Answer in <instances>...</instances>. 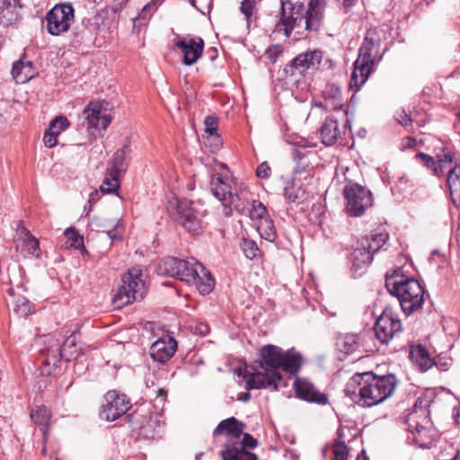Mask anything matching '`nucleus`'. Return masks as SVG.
I'll return each instance as SVG.
<instances>
[{
    "label": "nucleus",
    "mask_w": 460,
    "mask_h": 460,
    "mask_svg": "<svg viewBox=\"0 0 460 460\" xmlns=\"http://www.w3.org/2000/svg\"><path fill=\"white\" fill-rule=\"evenodd\" d=\"M385 287L391 295L398 298L402 310L406 314L420 309L424 302V289L420 282L405 277L401 270L386 274Z\"/></svg>",
    "instance_id": "4"
},
{
    "label": "nucleus",
    "mask_w": 460,
    "mask_h": 460,
    "mask_svg": "<svg viewBox=\"0 0 460 460\" xmlns=\"http://www.w3.org/2000/svg\"><path fill=\"white\" fill-rule=\"evenodd\" d=\"M241 247L245 257L250 260L256 258L260 252L256 243L250 239H243Z\"/></svg>",
    "instance_id": "47"
},
{
    "label": "nucleus",
    "mask_w": 460,
    "mask_h": 460,
    "mask_svg": "<svg viewBox=\"0 0 460 460\" xmlns=\"http://www.w3.org/2000/svg\"><path fill=\"white\" fill-rule=\"evenodd\" d=\"M337 346L339 349L349 355L357 351L359 348L358 337L356 334H344L338 338Z\"/></svg>",
    "instance_id": "36"
},
{
    "label": "nucleus",
    "mask_w": 460,
    "mask_h": 460,
    "mask_svg": "<svg viewBox=\"0 0 460 460\" xmlns=\"http://www.w3.org/2000/svg\"><path fill=\"white\" fill-rule=\"evenodd\" d=\"M284 351L274 345H265L261 349V360L254 372H245L243 378L246 389L270 388L277 390L281 380L280 367L283 364Z\"/></svg>",
    "instance_id": "3"
},
{
    "label": "nucleus",
    "mask_w": 460,
    "mask_h": 460,
    "mask_svg": "<svg viewBox=\"0 0 460 460\" xmlns=\"http://www.w3.org/2000/svg\"><path fill=\"white\" fill-rule=\"evenodd\" d=\"M284 196L289 202L300 203L305 199V191L296 182H289L284 190Z\"/></svg>",
    "instance_id": "38"
},
{
    "label": "nucleus",
    "mask_w": 460,
    "mask_h": 460,
    "mask_svg": "<svg viewBox=\"0 0 460 460\" xmlns=\"http://www.w3.org/2000/svg\"><path fill=\"white\" fill-rule=\"evenodd\" d=\"M126 169V156H123L121 154L115 153L112 159L109 163L107 170L111 172V173L119 176V173L124 172Z\"/></svg>",
    "instance_id": "43"
},
{
    "label": "nucleus",
    "mask_w": 460,
    "mask_h": 460,
    "mask_svg": "<svg viewBox=\"0 0 460 460\" xmlns=\"http://www.w3.org/2000/svg\"><path fill=\"white\" fill-rule=\"evenodd\" d=\"M119 188V176L111 173V172L106 170L105 177L100 186V190L102 193H114Z\"/></svg>",
    "instance_id": "40"
},
{
    "label": "nucleus",
    "mask_w": 460,
    "mask_h": 460,
    "mask_svg": "<svg viewBox=\"0 0 460 460\" xmlns=\"http://www.w3.org/2000/svg\"><path fill=\"white\" fill-rule=\"evenodd\" d=\"M132 428L138 429L139 434L146 438H154L156 429L160 427L157 415L135 414L131 420Z\"/></svg>",
    "instance_id": "21"
},
{
    "label": "nucleus",
    "mask_w": 460,
    "mask_h": 460,
    "mask_svg": "<svg viewBox=\"0 0 460 460\" xmlns=\"http://www.w3.org/2000/svg\"><path fill=\"white\" fill-rule=\"evenodd\" d=\"M146 294L145 281L140 267H133L122 277V285L114 296L113 303L121 307L135 300L143 299Z\"/></svg>",
    "instance_id": "5"
},
{
    "label": "nucleus",
    "mask_w": 460,
    "mask_h": 460,
    "mask_svg": "<svg viewBox=\"0 0 460 460\" xmlns=\"http://www.w3.org/2000/svg\"><path fill=\"white\" fill-rule=\"evenodd\" d=\"M305 16L306 6L303 3L281 0L280 19L275 26V31H283L288 38L296 27L305 23Z\"/></svg>",
    "instance_id": "7"
},
{
    "label": "nucleus",
    "mask_w": 460,
    "mask_h": 460,
    "mask_svg": "<svg viewBox=\"0 0 460 460\" xmlns=\"http://www.w3.org/2000/svg\"><path fill=\"white\" fill-rule=\"evenodd\" d=\"M344 194L347 201L346 209L351 216L359 217L363 215L366 209L373 204L370 190L358 184L347 186Z\"/></svg>",
    "instance_id": "11"
},
{
    "label": "nucleus",
    "mask_w": 460,
    "mask_h": 460,
    "mask_svg": "<svg viewBox=\"0 0 460 460\" xmlns=\"http://www.w3.org/2000/svg\"><path fill=\"white\" fill-rule=\"evenodd\" d=\"M398 122L402 126H407L411 122L410 117L403 111L397 117Z\"/></svg>",
    "instance_id": "62"
},
{
    "label": "nucleus",
    "mask_w": 460,
    "mask_h": 460,
    "mask_svg": "<svg viewBox=\"0 0 460 460\" xmlns=\"http://www.w3.org/2000/svg\"><path fill=\"white\" fill-rule=\"evenodd\" d=\"M194 332H195V333L204 336L209 332V327L205 323H199L196 324V326L194 328Z\"/></svg>",
    "instance_id": "60"
},
{
    "label": "nucleus",
    "mask_w": 460,
    "mask_h": 460,
    "mask_svg": "<svg viewBox=\"0 0 460 460\" xmlns=\"http://www.w3.org/2000/svg\"><path fill=\"white\" fill-rule=\"evenodd\" d=\"M65 235L66 237L67 247L86 252L84 246L83 236L80 235L77 231H75V229H66L65 231Z\"/></svg>",
    "instance_id": "42"
},
{
    "label": "nucleus",
    "mask_w": 460,
    "mask_h": 460,
    "mask_svg": "<svg viewBox=\"0 0 460 460\" xmlns=\"http://www.w3.org/2000/svg\"><path fill=\"white\" fill-rule=\"evenodd\" d=\"M177 341L170 336H164L155 341L150 347L151 358L159 363L168 361L175 353Z\"/></svg>",
    "instance_id": "19"
},
{
    "label": "nucleus",
    "mask_w": 460,
    "mask_h": 460,
    "mask_svg": "<svg viewBox=\"0 0 460 460\" xmlns=\"http://www.w3.org/2000/svg\"><path fill=\"white\" fill-rule=\"evenodd\" d=\"M257 230L260 235L270 242H273L276 238V230L270 217L256 223Z\"/></svg>",
    "instance_id": "39"
},
{
    "label": "nucleus",
    "mask_w": 460,
    "mask_h": 460,
    "mask_svg": "<svg viewBox=\"0 0 460 460\" xmlns=\"http://www.w3.org/2000/svg\"><path fill=\"white\" fill-rule=\"evenodd\" d=\"M13 311L19 316L25 317L34 313V306L27 298L18 297Z\"/></svg>",
    "instance_id": "45"
},
{
    "label": "nucleus",
    "mask_w": 460,
    "mask_h": 460,
    "mask_svg": "<svg viewBox=\"0 0 460 460\" xmlns=\"http://www.w3.org/2000/svg\"><path fill=\"white\" fill-rule=\"evenodd\" d=\"M51 414L46 406H38L31 412V420L39 426L46 428L49 425Z\"/></svg>",
    "instance_id": "41"
},
{
    "label": "nucleus",
    "mask_w": 460,
    "mask_h": 460,
    "mask_svg": "<svg viewBox=\"0 0 460 460\" xmlns=\"http://www.w3.org/2000/svg\"><path fill=\"white\" fill-rule=\"evenodd\" d=\"M81 354L82 349L77 344L76 336L73 334L66 339L61 347L59 341H55V343L47 350L45 363L49 366H56L60 359L71 361L77 358Z\"/></svg>",
    "instance_id": "13"
},
{
    "label": "nucleus",
    "mask_w": 460,
    "mask_h": 460,
    "mask_svg": "<svg viewBox=\"0 0 460 460\" xmlns=\"http://www.w3.org/2000/svg\"><path fill=\"white\" fill-rule=\"evenodd\" d=\"M437 158L439 165L442 166L444 164L452 163L454 156L451 152H443V154H438Z\"/></svg>",
    "instance_id": "57"
},
{
    "label": "nucleus",
    "mask_w": 460,
    "mask_h": 460,
    "mask_svg": "<svg viewBox=\"0 0 460 460\" xmlns=\"http://www.w3.org/2000/svg\"><path fill=\"white\" fill-rule=\"evenodd\" d=\"M183 55V64L191 66L201 57L204 49V40L199 37H184L176 42Z\"/></svg>",
    "instance_id": "18"
},
{
    "label": "nucleus",
    "mask_w": 460,
    "mask_h": 460,
    "mask_svg": "<svg viewBox=\"0 0 460 460\" xmlns=\"http://www.w3.org/2000/svg\"><path fill=\"white\" fill-rule=\"evenodd\" d=\"M257 446V441L250 434H243V439L228 440L225 446L226 449L239 451V452H249L247 449H252Z\"/></svg>",
    "instance_id": "35"
},
{
    "label": "nucleus",
    "mask_w": 460,
    "mask_h": 460,
    "mask_svg": "<svg viewBox=\"0 0 460 460\" xmlns=\"http://www.w3.org/2000/svg\"><path fill=\"white\" fill-rule=\"evenodd\" d=\"M43 142L45 146L49 148L56 146L58 144V134L54 131H49V128H48L43 137Z\"/></svg>",
    "instance_id": "54"
},
{
    "label": "nucleus",
    "mask_w": 460,
    "mask_h": 460,
    "mask_svg": "<svg viewBox=\"0 0 460 460\" xmlns=\"http://www.w3.org/2000/svg\"><path fill=\"white\" fill-rule=\"evenodd\" d=\"M162 0H150L146 4L143 6L137 17V21L147 20L153 13L157 10V7L161 4Z\"/></svg>",
    "instance_id": "46"
},
{
    "label": "nucleus",
    "mask_w": 460,
    "mask_h": 460,
    "mask_svg": "<svg viewBox=\"0 0 460 460\" xmlns=\"http://www.w3.org/2000/svg\"><path fill=\"white\" fill-rule=\"evenodd\" d=\"M101 234H105L109 238L111 243L120 238L119 234L118 232V223L114 226V229L102 231Z\"/></svg>",
    "instance_id": "59"
},
{
    "label": "nucleus",
    "mask_w": 460,
    "mask_h": 460,
    "mask_svg": "<svg viewBox=\"0 0 460 460\" xmlns=\"http://www.w3.org/2000/svg\"><path fill=\"white\" fill-rule=\"evenodd\" d=\"M167 395V391L164 388H160L156 391L155 403L156 407L164 406Z\"/></svg>",
    "instance_id": "58"
},
{
    "label": "nucleus",
    "mask_w": 460,
    "mask_h": 460,
    "mask_svg": "<svg viewBox=\"0 0 460 460\" xmlns=\"http://www.w3.org/2000/svg\"><path fill=\"white\" fill-rule=\"evenodd\" d=\"M243 201L246 204L247 208L244 213L241 215H248L252 221L255 224L270 217L266 207L259 200H253L251 204L249 201L243 197Z\"/></svg>",
    "instance_id": "32"
},
{
    "label": "nucleus",
    "mask_w": 460,
    "mask_h": 460,
    "mask_svg": "<svg viewBox=\"0 0 460 460\" xmlns=\"http://www.w3.org/2000/svg\"><path fill=\"white\" fill-rule=\"evenodd\" d=\"M83 126L87 129L105 130L111 123L110 115L103 112L102 104L99 102H90L84 110Z\"/></svg>",
    "instance_id": "16"
},
{
    "label": "nucleus",
    "mask_w": 460,
    "mask_h": 460,
    "mask_svg": "<svg viewBox=\"0 0 460 460\" xmlns=\"http://www.w3.org/2000/svg\"><path fill=\"white\" fill-rule=\"evenodd\" d=\"M349 385L358 386L359 405L372 407L392 397L399 385V380L394 374L376 375L368 371L356 373Z\"/></svg>",
    "instance_id": "1"
},
{
    "label": "nucleus",
    "mask_w": 460,
    "mask_h": 460,
    "mask_svg": "<svg viewBox=\"0 0 460 460\" xmlns=\"http://www.w3.org/2000/svg\"><path fill=\"white\" fill-rule=\"evenodd\" d=\"M19 0H0V23L8 26L16 20L14 11Z\"/></svg>",
    "instance_id": "33"
},
{
    "label": "nucleus",
    "mask_w": 460,
    "mask_h": 460,
    "mask_svg": "<svg viewBox=\"0 0 460 460\" xmlns=\"http://www.w3.org/2000/svg\"><path fill=\"white\" fill-rule=\"evenodd\" d=\"M294 389L296 396L301 400L321 405L328 403L327 394L321 393L314 385L306 378H296L294 382Z\"/></svg>",
    "instance_id": "17"
},
{
    "label": "nucleus",
    "mask_w": 460,
    "mask_h": 460,
    "mask_svg": "<svg viewBox=\"0 0 460 460\" xmlns=\"http://www.w3.org/2000/svg\"><path fill=\"white\" fill-rule=\"evenodd\" d=\"M98 195H99V194H98V191H97V190H95V191L92 192V193L90 194V197H89V200H88V202H89L90 204L96 202V200H97V199H98Z\"/></svg>",
    "instance_id": "64"
},
{
    "label": "nucleus",
    "mask_w": 460,
    "mask_h": 460,
    "mask_svg": "<svg viewBox=\"0 0 460 460\" xmlns=\"http://www.w3.org/2000/svg\"><path fill=\"white\" fill-rule=\"evenodd\" d=\"M323 53L320 49L307 50L296 56L284 67L286 76L298 79L305 76L309 72L320 69Z\"/></svg>",
    "instance_id": "9"
},
{
    "label": "nucleus",
    "mask_w": 460,
    "mask_h": 460,
    "mask_svg": "<svg viewBox=\"0 0 460 460\" xmlns=\"http://www.w3.org/2000/svg\"><path fill=\"white\" fill-rule=\"evenodd\" d=\"M89 21L83 20L81 24L77 25L71 37V45L75 49L82 47H90L94 43L95 31L88 26Z\"/></svg>",
    "instance_id": "22"
},
{
    "label": "nucleus",
    "mask_w": 460,
    "mask_h": 460,
    "mask_svg": "<svg viewBox=\"0 0 460 460\" xmlns=\"http://www.w3.org/2000/svg\"><path fill=\"white\" fill-rule=\"evenodd\" d=\"M17 248L25 258L38 259L40 256V242L29 230H23V235L19 239Z\"/></svg>",
    "instance_id": "23"
},
{
    "label": "nucleus",
    "mask_w": 460,
    "mask_h": 460,
    "mask_svg": "<svg viewBox=\"0 0 460 460\" xmlns=\"http://www.w3.org/2000/svg\"><path fill=\"white\" fill-rule=\"evenodd\" d=\"M117 154H121L123 156H127L130 153L129 148V141H128L121 149L116 152Z\"/></svg>",
    "instance_id": "63"
},
{
    "label": "nucleus",
    "mask_w": 460,
    "mask_h": 460,
    "mask_svg": "<svg viewBox=\"0 0 460 460\" xmlns=\"http://www.w3.org/2000/svg\"><path fill=\"white\" fill-rule=\"evenodd\" d=\"M36 75L32 62L20 59L12 68V75L17 84H25Z\"/></svg>",
    "instance_id": "30"
},
{
    "label": "nucleus",
    "mask_w": 460,
    "mask_h": 460,
    "mask_svg": "<svg viewBox=\"0 0 460 460\" xmlns=\"http://www.w3.org/2000/svg\"><path fill=\"white\" fill-rule=\"evenodd\" d=\"M190 3L201 13H206L210 10L212 0H190Z\"/></svg>",
    "instance_id": "55"
},
{
    "label": "nucleus",
    "mask_w": 460,
    "mask_h": 460,
    "mask_svg": "<svg viewBox=\"0 0 460 460\" xmlns=\"http://www.w3.org/2000/svg\"><path fill=\"white\" fill-rule=\"evenodd\" d=\"M380 42L375 37V32L368 31L364 41L359 48L358 56L356 59L358 62L368 64L374 67L375 58L378 54Z\"/></svg>",
    "instance_id": "20"
},
{
    "label": "nucleus",
    "mask_w": 460,
    "mask_h": 460,
    "mask_svg": "<svg viewBox=\"0 0 460 460\" xmlns=\"http://www.w3.org/2000/svg\"><path fill=\"white\" fill-rule=\"evenodd\" d=\"M410 357L412 362L423 372L429 370L434 365H438V362L429 356L427 349L420 344L411 348Z\"/></svg>",
    "instance_id": "29"
},
{
    "label": "nucleus",
    "mask_w": 460,
    "mask_h": 460,
    "mask_svg": "<svg viewBox=\"0 0 460 460\" xmlns=\"http://www.w3.org/2000/svg\"><path fill=\"white\" fill-rule=\"evenodd\" d=\"M75 20V10L70 3L54 5L45 16V28L52 36H59L70 29Z\"/></svg>",
    "instance_id": "8"
},
{
    "label": "nucleus",
    "mask_w": 460,
    "mask_h": 460,
    "mask_svg": "<svg viewBox=\"0 0 460 460\" xmlns=\"http://www.w3.org/2000/svg\"><path fill=\"white\" fill-rule=\"evenodd\" d=\"M360 244L365 245L368 251L374 254L379 251L388 240V234L386 233H375L369 235L361 237Z\"/></svg>",
    "instance_id": "34"
},
{
    "label": "nucleus",
    "mask_w": 460,
    "mask_h": 460,
    "mask_svg": "<svg viewBox=\"0 0 460 460\" xmlns=\"http://www.w3.org/2000/svg\"><path fill=\"white\" fill-rule=\"evenodd\" d=\"M348 447L343 441L336 442L333 446L332 460H347Z\"/></svg>",
    "instance_id": "51"
},
{
    "label": "nucleus",
    "mask_w": 460,
    "mask_h": 460,
    "mask_svg": "<svg viewBox=\"0 0 460 460\" xmlns=\"http://www.w3.org/2000/svg\"><path fill=\"white\" fill-rule=\"evenodd\" d=\"M302 364V357L298 353L285 352L283 354V364H281L280 369L295 375L299 370Z\"/></svg>",
    "instance_id": "37"
},
{
    "label": "nucleus",
    "mask_w": 460,
    "mask_h": 460,
    "mask_svg": "<svg viewBox=\"0 0 460 460\" xmlns=\"http://www.w3.org/2000/svg\"><path fill=\"white\" fill-rule=\"evenodd\" d=\"M271 174V169L270 166L268 164V163L263 162L261 163L256 170V175L260 178H269Z\"/></svg>",
    "instance_id": "56"
},
{
    "label": "nucleus",
    "mask_w": 460,
    "mask_h": 460,
    "mask_svg": "<svg viewBox=\"0 0 460 460\" xmlns=\"http://www.w3.org/2000/svg\"><path fill=\"white\" fill-rule=\"evenodd\" d=\"M171 217L188 232L199 234L202 229V213L194 208L193 202L177 200L170 209Z\"/></svg>",
    "instance_id": "10"
},
{
    "label": "nucleus",
    "mask_w": 460,
    "mask_h": 460,
    "mask_svg": "<svg viewBox=\"0 0 460 460\" xmlns=\"http://www.w3.org/2000/svg\"><path fill=\"white\" fill-rule=\"evenodd\" d=\"M410 430L414 434V440L420 447H427L432 440L431 421L429 416L422 411V420H419L417 412H411L407 417Z\"/></svg>",
    "instance_id": "15"
},
{
    "label": "nucleus",
    "mask_w": 460,
    "mask_h": 460,
    "mask_svg": "<svg viewBox=\"0 0 460 460\" xmlns=\"http://www.w3.org/2000/svg\"><path fill=\"white\" fill-rule=\"evenodd\" d=\"M341 130L339 127L337 119L328 117L320 128V137L322 143L325 146L333 145L341 137Z\"/></svg>",
    "instance_id": "27"
},
{
    "label": "nucleus",
    "mask_w": 460,
    "mask_h": 460,
    "mask_svg": "<svg viewBox=\"0 0 460 460\" xmlns=\"http://www.w3.org/2000/svg\"><path fill=\"white\" fill-rule=\"evenodd\" d=\"M402 329L400 319L391 310H385L374 327L376 337L382 343H388L397 333L402 332Z\"/></svg>",
    "instance_id": "14"
},
{
    "label": "nucleus",
    "mask_w": 460,
    "mask_h": 460,
    "mask_svg": "<svg viewBox=\"0 0 460 460\" xmlns=\"http://www.w3.org/2000/svg\"><path fill=\"white\" fill-rule=\"evenodd\" d=\"M256 9L255 0H243L240 6L241 13L245 16L247 25L249 26L252 22V17Z\"/></svg>",
    "instance_id": "48"
},
{
    "label": "nucleus",
    "mask_w": 460,
    "mask_h": 460,
    "mask_svg": "<svg viewBox=\"0 0 460 460\" xmlns=\"http://www.w3.org/2000/svg\"><path fill=\"white\" fill-rule=\"evenodd\" d=\"M281 53V49L279 46H274L273 48L268 50L269 58L272 60H276L279 55Z\"/></svg>",
    "instance_id": "61"
},
{
    "label": "nucleus",
    "mask_w": 460,
    "mask_h": 460,
    "mask_svg": "<svg viewBox=\"0 0 460 460\" xmlns=\"http://www.w3.org/2000/svg\"><path fill=\"white\" fill-rule=\"evenodd\" d=\"M243 428L244 425L243 422L239 421L234 417H230L219 422L214 429L213 435L217 437L225 432L231 436L230 440H235L240 438V436L243 434Z\"/></svg>",
    "instance_id": "28"
},
{
    "label": "nucleus",
    "mask_w": 460,
    "mask_h": 460,
    "mask_svg": "<svg viewBox=\"0 0 460 460\" xmlns=\"http://www.w3.org/2000/svg\"><path fill=\"white\" fill-rule=\"evenodd\" d=\"M323 4L322 0H310L306 7L305 28L307 31H317L323 18Z\"/></svg>",
    "instance_id": "25"
},
{
    "label": "nucleus",
    "mask_w": 460,
    "mask_h": 460,
    "mask_svg": "<svg viewBox=\"0 0 460 460\" xmlns=\"http://www.w3.org/2000/svg\"><path fill=\"white\" fill-rule=\"evenodd\" d=\"M69 126L68 119L64 116L56 117L49 124V131H54L58 136L66 130Z\"/></svg>",
    "instance_id": "49"
},
{
    "label": "nucleus",
    "mask_w": 460,
    "mask_h": 460,
    "mask_svg": "<svg viewBox=\"0 0 460 460\" xmlns=\"http://www.w3.org/2000/svg\"><path fill=\"white\" fill-rule=\"evenodd\" d=\"M415 158L417 160H420L421 163H423V164L428 169L431 170L433 172V174L438 175L437 163L432 156L420 152V153L416 154Z\"/></svg>",
    "instance_id": "50"
},
{
    "label": "nucleus",
    "mask_w": 460,
    "mask_h": 460,
    "mask_svg": "<svg viewBox=\"0 0 460 460\" xmlns=\"http://www.w3.org/2000/svg\"><path fill=\"white\" fill-rule=\"evenodd\" d=\"M205 131L209 136H214L217 134L218 120L215 116H208L204 120Z\"/></svg>",
    "instance_id": "52"
},
{
    "label": "nucleus",
    "mask_w": 460,
    "mask_h": 460,
    "mask_svg": "<svg viewBox=\"0 0 460 460\" xmlns=\"http://www.w3.org/2000/svg\"><path fill=\"white\" fill-rule=\"evenodd\" d=\"M447 186L452 203L456 207H460V165H456L453 169L449 170Z\"/></svg>",
    "instance_id": "31"
},
{
    "label": "nucleus",
    "mask_w": 460,
    "mask_h": 460,
    "mask_svg": "<svg viewBox=\"0 0 460 460\" xmlns=\"http://www.w3.org/2000/svg\"><path fill=\"white\" fill-rule=\"evenodd\" d=\"M210 187L213 195L222 202L223 214L226 217L232 216L234 209L238 213L246 211L247 206L243 201V192L234 194L231 187L223 180L220 174L217 173L211 176Z\"/></svg>",
    "instance_id": "6"
},
{
    "label": "nucleus",
    "mask_w": 460,
    "mask_h": 460,
    "mask_svg": "<svg viewBox=\"0 0 460 460\" xmlns=\"http://www.w3.org/2000/svg\"><path fill=\"white\" fill-rule=\"evenodd\" d=\"M130 405V401L126 394H119L116 390H111L104 395L100 417L107 421H113L124 415Z\"/></svg>",
    "instance_id": "12"
},
{
    "label": "nucleus",
    "mask_w": 460,
    "mask_h": 460,
    "mask_svg": "<svg viewBox=\"0 0 460 460\" xmlns=\"http://www.w3.org/2000/svg\"><path fill=\"white\" fill-rule=\"evenodd\" d=\"M159 270L188 285H195L202 295L210 293L215 285L210 272L194 258L181 260L168 257L162 261Z\"/></svg>",
    "instance_id": "2"
},
{
    "label": "nucleus",
    "mask_w": 460,
    "mask_h": 460,
    "mask_svg": "<svg viewBox=\"0 0 460 460\" xmlns=\"http://www.w3.org/2000/svg\"><path fill=\"white\" fill-rule=\"evenodd\" d=\"M429 402L425 398L419 397L414 405L413 410L411 412H417L419 415V420H422V411H425L426 414L429 416V411H428Z\"/></svg>",
    "instance_id": "53"
},
{
    "label": "nucleus",
    "mask_w": 460,
    "mask_h": 460,
    "mask_svg": "<svg viewBox=\"0 0 460 460\" xmlns=\"http://www.w3.org/2000/svg\"><path fill=\"white\" fill-rule=\"evenodd\" d=\"M372 71V66L356 60L353 64V71L350 76L349 88L355 92L358 91L361 86L367 81Z\"/></svg>",
    "instance_id": "26"
},
{
    "label": "nucleus",
    "mask_w": 460,
    "mask_h": 460,
    "mask_svg": "<svg viewBox=\"0 0 460 460\" xmlns=\"http://www.w3.org/2000/svg\"><path fill=\"white\" fill-rule=\"evenodd\" d=\"M221 454L223 460H257L256 455L251 452H239L224 448Z\"/></svg>",
    "instance_id": "44"
},
{
    "label": "nucleus",
    "mask_w": 460,
    "mask_h": 460,
    "mask_svg": "<svg viewBox=\"0 0 460 460\" xmlns=\"http://www.w3.org/2000/svg\"><path fill=\"white\" fill-rule=\"evenodd\" d=\"M372 259L373 254L365 245L360 244V240H358L350 254L351 270L357 273L367 267Z\"/></svg>",
    "instance_id": "24"
}]
</instances>
